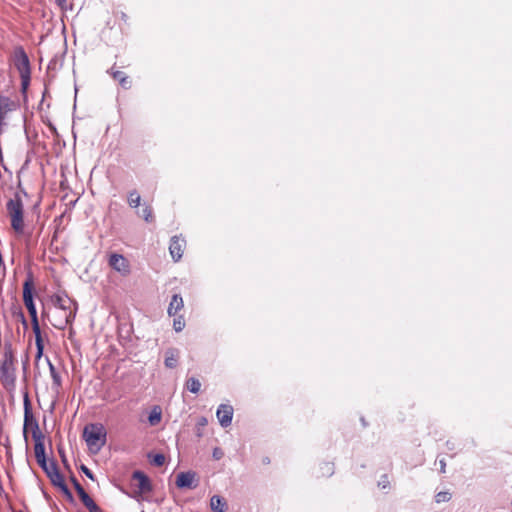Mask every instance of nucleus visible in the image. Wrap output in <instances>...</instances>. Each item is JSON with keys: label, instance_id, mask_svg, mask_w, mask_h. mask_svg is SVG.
<instances>
[{"label": "nucleus", "instance_id": "f257e3e1", "mask_svg": "<svg viewBox=\"0 0 512 512\" xmlns=\"http://www.w3.org/2000/svg\"><path fill=\"white\" fill-rule=\"evenodd\" d=\"M24 403V435L26 436V431L28 425H30L32 422L34 424V429L32 431V438L34 440V454L36 460L39 458L45 457V445L44 440L45 436L40 431L38 423L34 420L32 411H31V402L28 393L26 392L24 394L23 398Z\"/></svg>", "mask_w": 512, "mask_h": 512}, {"label": "nucleus", "instance_id": "f03ea898", "mask_svg": "<svg viewBox=\"0 0 512 512\" xmlns=\"http://www.w3.org/2000/svg\"><path fill=\"white\" fill-rule=\"evenodd\" d=\"M16 367L15 357L11 347H6L0 361V382L7 390L15 387Z\"/></svg>", "mask_w": 512, "mask_h": 512}, {"label": "nucleus", "instance_id": "7ed1b4c3", "mask_svg": "<svg viewBox=\"0 0 512 512\" xmlns=\"http://www.w3.org/2000/svg\"><path fill=\"white\" fill-rule=\"evenodd\" d=\"M52 304L64 312L63 319L59 324H54L58 329L65 328L75 318L76 304L66 292H59L51 296Z\"/></svg>", "mask_w": 512, "mask_h": 512}, {"label": "nucleus", "instance_id": "20e7f679", "mask_svg": "<svg viewBox=\"0 0 512 512\" xmlns=\"http://www.w3.org/2000/svg\"><path fill=\"white\" fill-rule=\"evenodd\" d=\"M106 429L102 424H89L83 430V438L89 450L96 454L106 443Z\"/></svg>", "mask_w": 512, "mask_h": 512}, {"label": "nucleus", "instance_id": "39448f33", "mask_svg": "<svg viewBox=\"0 0 512 512\" xmlns=\"http://www.w3.org/2000/svg\"><path fill=\"white\" fill-rule=\"evenodd\" d=\"M12 60L15 68L19 72L22 90L25 91L30 83L31 67L28 55L22 46H18L14 49Z\"/></svg>", "mask_w": 512, "mask_h": 512}, {"label": "nucleus", "instance_id": "423d86ee", "mask_svg": "<svg viewBox=\"0 0 512 512\" xmlns=\"http://www.w3.org/2000/svg\"><path fill=\"white\" fill-rule=\"evenodd\" d=\"M7 213L11 220L13 230L21 234L24 231V207L19 194H15L14 198L9 199L6 204Z\"/></svg>", "mask_w": 512, "mask_h": 512}, {"label": "nucleus", "instance_id": "0eeeda50", "mask_svg": "<svg viewBox=\"0 0 512 512\" xmlns=\"http://www.w3.org/2000/svg\"><path fill=\"white\" fill-rule=\"evenodd\" d=\"M131 486L133 491L130 496L138 501L142 499L145 494H148L152 491L150 479L142 471L133 472Z\"/></svg>", "mask_w": 512, "mask_h": 512}, {"label": "nucleus", "instance_id": "6e6552de", "mask_svg": "<svg viewBox=\"0 0 512 512\" xmlns=\"http://www.w3.org/2000/svg\"><path fill=\"white\" fill-rule=\"evenodd\" d=\"M33 285L31 281H26L23 285V302L31 317V325L39 323L37 310L33 301Z\"/></svg>", "mask_w": 512, "mask_h": 512}, {"label": "nucleus", "instance_id": "1a4fd4ad", "mask_svg": "<svg viewBox=\"0 0 512 512\" xmlns=\"http://www.w3.org/2000/svg\"><path fill=\"white\" fill-rule=\"evenodd\" d=\"M108 264L122 276H128L131 272L130 262L121 254L111 253L109 255Z\"/></svg>", "mask_w": 512, "mask_h": 512}, {"label": "nucleus", "instance_id": "9d476101", "mask_svg": "<svg viewBox=\"0 0 512 512\" xmlns=\"http://www.w3.org/2000/svg\"><path fill=\"white\" fill-rule=\"evenodd\" d=\"M186 248V240L181 236H173L170 240L169 244V252L172 259L175 262H178L185 251Z\"/></svg>", "mask_w": 512, "mask_h": 512}, {"label": "nucleus", "instance_id": "9b49d317", "mask_svg": "<svg viewBox=\"0 0 512 512\" xmlns=\"http://www.w3.org/2000/svg\"><path fill=\"white\" fill-rule=\"evenodd\" d=\"M234 409L229 404H221L219 405L216 416L220 423V425L224 428L231 425L232 418H233Z\"/></svg>", "mask_w": 512, "mask_h": 512}, {"label": "nucleus", "instance_id": "f8f14e48", "mask_svg": "<svg viewBox=\"0 0 512 512\" xmlns=\"http://www.w3.org/2000/svg\"><path fill=\"white\" fill-rule=\"evenodd\" d=\"M47 476L50 478L51 482L55 485L60 487L64 491H68L65 480L63 475L59 472L56 464L54 462H50L49 468L47 471H45Z\"/></svg>", "mask_w": 512, "mask_h": 512}, {"label": "nucleus", "instance_id": "ddd939ff", "mask_svg": "<svg viewBox=\"0 0 512 512\" xmlns=\"http://www.w3.org/2000/svg\"><path fill=\"white\" fill-rule=\"evenodd\" d=\"M108 73L122 88L130 89L132 87V79L125 72L116 69L115 65L108 70Z\"/></svg>", "mask_w": 512, "mask_h": 512}, {"label": "nucleus", "instance_id": "4468645a", "mask_svg": "<svg viewBox=\"0 0 512 512\" xmlns=\"http://www.w3.org/2000/svg\"><path fill=\"white\" fill-rule=\"evenodd\" d=\"M46 361L48 363V366H49V372H50V376H51V379H52V385H51V389L52 391L56 394V395H59L60 392L62 391V377H61V374L60 372L56 369V367L54 366V364L50 361L49 358H46Z\"/></svg>", "mask_w": 512, "mask_h": 512}, {"label": "nucleus", "instance_id": "2eb2a0df", "mask_svg": "<svg viewBox=\"0 0 512 512\" xmlns=\"http://www.w3.org/2000/svg\"><path fill=\"white\" fill-rule=\"evenodd\" d=\"M32 330L35 335V344H36V355H35V364L37 365L44 352V340L41 332V328L39 323L32 325Z\"/></svg>", "mask_w": 512, "mask_h": 512}, {"label": "nucleus", "instance_id": "dca6fc26", "mask_svg": "<svg viewBox=\"0 0 512 512\" xmlns=\"http://www.w3.org/2000/svg\"><path fill=\"white\" fill-rule=\"evenodd\" d=\"M176 485L179 488H194L195 484V473L193 472H181L177 475Z\"/></svg>", "mask_w": 512, "mask_h": 512}, {"label": "nucleus", "instance_id": "f3484780", "mask_svg": "<svg viewBox=\"0 0 512 512\" xmlns=\"http://www.w3.org/2000/svg\"><path fill=\"white\" fill-rule=\"evenodd\" d=\"M183 308H184L183 298L178 294H174L172 296V299L168 306V310H167L168 315L176 316Z\"/></svg>", "mask_w": 512, "mask_h": 512}, {"label": "nucleus", "instance_id": "a211bd4d", "mask_svg": "<svg viewBox=\"0 0 512 512\" xmlns=\"http://www.w3.org/2000/svg\"><path fill=\"white\" fill-rule=\"evenodd\" d=\"M210 507L213 512H225L228 505L224 498L214 495L210 499Z\"/></svg>", "mask_w": 512, "mask_h": 512}, {"label": "nucleus", "instance_id": "6ab92c4d", "mask_svg": "<svg viewBox=\"0 0 512 512\" xmlns=\"http://www.w3.org/2000/svg\"><path fill=\"white\" fill-rule=\"evenodd\" d=\"M178 362V351L176 349H170L166 352L165 366L168 368L176 367Z\"/></svg>", "mask_w": 512, "mask_h": 512}, {"label": "nucleus", "instance_id": "aec40b11", "mask_svg": "<svg viewBox=\"0 0 512 512\" xmlns=\"http://www.w3.org/2000/svg\"><path fill=\"white\" fill-rule=\"evenodd\" d=\"M161 419H162L161 408L159 406L153 407V409L151 410L149 417H148V421H149L150 425H152V426L158 425L160 423Z\"/></svg>", "mask_w": 512, "mask_h": 512}, {"label": "nucleus", "instance_id": "412c9836", "mask_svg": "<svg viewBox=\"0 0 512 512\" xmlns=\"http://www.w3.org/2000/svg\"><path fill=\"white\" fill-rule=\"evenodd\" d=\"M138 216L142 217L147 223L154 221L153 209L150 205H144L141 211L137 212Z\"/></svg>", "mask_w": 512, "mask_h": 512}, {"label": "nucleus", "instance_id": "4be33fe9", "mask_svg": "<svg viewBox=\"0 0 512 512\" xmlns=\"http://www.w3.org/2000/svg\"><path fill=\"white\" fill-rule=\"evenodd\" d=\"M185 386L191 393L196 394L201 389V382L195 377H190L187 379Z\"/></svg>", "mask_w": 512, "mask_h": 512}, {"label": "nucleus", "instance_id": "5701e85b", "mask_svg": "<svg viewBox=\"0 0 512 512\" xmlns=\"http://www.w3.org/2000/svg\"><path fill=\"white\" fill-rule=\"evenodd\" d=\"M81 502L89 510V512H102L99 506L94 502V500L89 495L82 498Z\"/></svg>", "mask_w": 512, "mask_h": 512}, {"label": "nucleus", "instance_id": "b1692460", "mask_svg": "<svg viewBox=\"0 0 512 512\" xmlns=\"http://www.w3.org/2000/svg\"><path fill=\"white\" fill-rule=\"evenodd\" d=\"M141 203V196L136 190H132L128 195V204L131 208H138Z\"/></svg>", "mask_w": 512, "mask_h": 512}, {"label": "nucleus", "instance_id": "393cba45", "mask_svg": "<svg viewBox=\"0 0 512 512\" xmlns=\"http://www.w3.org/2000/svg\"><path fill=\"white\" fill-rule=\"evenodd\" d=\"M173 319V328L176 332H181L185 328V319L183 315L179 313L176 316H172Z\"/></svg>", "mask_w": 512, "mask_h": 512}, {"label": "nucleus", "instance_id": "a878e982", "mask_svg": "<svg viewBox=\"0 0 512 512\" xmlns=\"http://www.w3.org/2000/svg\"><path fill=\"white\" fill-rule=\"evenodd\" d=\"M208 420L206 417H200L196 424V434L198 437L203 435V428L207 426Z\"/></svg>", "mask_w": 512, "mask_h": 512}, {"label": "nucleus", "instance_id": "bb28decb", "mask_svg": "<svg viewBox=\"0 0 512 512\" xmlns=\"http://www.w3.org/2000/svg\"><path fill=\"white\" fill-rule=\"evenodd\" d=\"M151 463L155 466H162L165 463V456L163 454H154L152 456H149Z\"/></svg>", "mask_w": 512, "mask_h": 512}, {"label": "nucleus", "instance_id": "cd10ccee", "mask_svg": "<svg viewBox=\"0 0 512 512\" xmlns=\"http://www.w3.org/2000/svg\"><path fill=\"white\" fill-rule=\"evenodd\" d=\"M451 499V494L447 491H441L436 494L435 501L437 503L447 502Z\"/></svg>", "mask_w": 512, "mask_h": 512}, {"label": "nucleus", "instance_id": "c85d7f7f", "mask_svg": "<svg viewBox=\"0 0 512 512\" xmlns=\"http://www.w3.org/2000/svg\"><path fill=\"white\" fill-rule=\"evenodd\" d=\"M73 484H74V488H75L80 500L88 495L87 492L84 490V488L81 486V484L76 479H73Z\"/></svg>", "mask_w": 512, "mask_h": 512}, {"label": "nucleus", "instance_id": "c756f323", "mask_svg": "<svg viewBox=\"0 0 512 512\" xmlns=\"http://www.w3.org/2000/svg\"><path fill=\"white\" fill-rule=\"evenodd\" d=\"M36 461H37L38 465H39V466H40L44 471H47V470H48V468H49V464H50V463H48V462H47V460H46V456H45V457H43V458H39V459H37Z\"/></svg>", "mask_w": 512, "mask_h": 512}, {"label": "nucleus", "instance_id": "7c9ffc66", "mask_svg": "<svg viewBox=\"0 0 512 512\" xmlns=\"http://www.w3.org/2000/svg\"><path fill=\"white\" fill-rule=\"evenodd\" d=\"M81 471L88 477L90 478L91 480H94V475L93 473L91 472V470L89 468H87L85 465H82L81 466Z\"/></svg>", "mask_w": 512, "mask_h": 512}, {"label": "nucleus", "instance_id": "2f4dec72", "mask_svg": "<svg viewBox=\"0 0 512 512\" xmlns=\"http://www.w3.org/2000/svg\"><path fill=\"white\" fill-rule=\"evenodd\" d=\"M213 457L216 460H219L223 457V451L220 448H215L213 451Z\"/></svg>", "mask_w": 512, "mask_h": 512}, {"label": "nucleus", "instance_id": "473e14b6", "mask_svg": "<svg viewBox=\"0 0 512 512\" xmlns=\"http://www.w3.org/2000/svg\"><path fill=\"white\" fill-rule=\"evenodd\" d=\"M55 3L61 8L64 9L66 5V0H54Z\"/></svg>", "mask_w": 512, "mask_h": 512}, {"label": "nucleus", "instance_id": "72a5a7b5", "mask_svg": "<svg viewBox=\"0 0 512 512\" xmlns=\"http://www.w3.org/2000/svg\"><path fill=\"white\" fill-rule=\"evenodd\" d=\"M120 19L123 20L124 22H127L129 17H128V15L125 12H121L120 13Z\"/></svg>", "mask_w": 512, "mask_h": 512}, {"label": "nucleus", "instance_id": "f704fd0d", "mask_svg": "<svg viewBox=\"0 0 512 512\" xmlns=\"http://www.w3.org/2000/svg\"><path fill=\"white\" fill-rule=\"evenodd\" d=\"M440 463H441L442 472H445V462L443 460H441Z\"/></svg>", "mask_w": 512, "mask_h": 512}]
</instances>
